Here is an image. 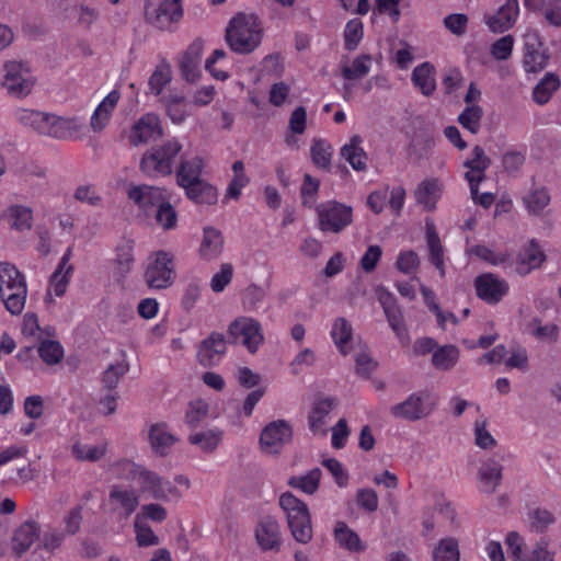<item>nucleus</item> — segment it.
Listing matches in <instances>:
<instances>
[{
    "label": "nucleus",
    "instance_id": "obj_58",
    "mask_svg": "<svg viewBox=\"0 0 561 561\" xmlns=\"http://www.w3.org/2000/svg\"><path fill=\"white\" fill-rule=\"evenodd\" d=\"M356 373L363 378H369L371 373L377 367V362L369 355L367 346H360V350L355 354Z\"/></svg>",
    "mask_w": 561,
    "mask_h": 561
},
{
    "label": "nucleus",
    "instance_id": "obj_61",
    "mask_svg": "<svg viewBox=\"0 0 561 561\" xmlns=\"http://www.w3.org/2000/svg\"><path fill=\"white\" fill-rule=\"evenodd\" d=\"M171 80V70L169 65H159L149 80L150 90L156 94H160L163 87Z\"/></svg>",
    "mask_w": 561,
    "mask_h": 561
},
{
    "label": "nucleus",
    "instance_id": "obj_51",
    "mask_svg": "<svg viewBox=\"0 0 561 561\" xmlns=\"http://www.w3.org/2000/svg\"><path fill=\"white\" fill-rule=\"evenodd\" d=\"M524 203L530 213L539 214L550 203L549 192L545 187L534 188L524 197Z\"/></svg>",
    "mask_w": 561,
    "mask_h": 561
},
{
    "label": "nucleus",
    "instance_id": "obj_25",
    "mask_svg": "<svg viewBox=\"0 0 561 561\" xmlns=\"http://www.w3.org/2000/svg\"><path fill=\"white\" fill-rule=\"evenodd\" d=\"M255 538L263 550H279L280 547V526L279 523L271 516L260 520L255 529Z\"/></svg>",
    "mask_w": 561,
    "mask_h": 561
},
{
    "label": "nucleus",
    "instance_id": "obj_30",
    "mask_svg": "<svg viewBox=\"0 0 561 561\" xmlns=\"http://www.w3.org/2000/svg\"><path fill=\"white\" fill-rule=\"evenodd\" d=\"M503 466L495 459L484 461L478 470V479L483 485V491L494 493L502 481Z\"/></svg>",
    "mask_w": 561,
    "mask_h": 561
},
{
    "label": "nucleus",
    "instance_id": "obj_62",
    "mask_svg": "<svg viewBox=\"0 0 561 561\" xmlns=\"http://www.w3.org/2000/svg\"><path fill=\"white\" fill-rule=\"evenodd\" d=\"M513 47H514V37L508 34V35H505V36L496 39L491 45L490 51H491V55L496 60H507L512 56Z\"/></svg>",
    "mask_w": 561,
    "mask_h": 561
},
{
    "label": "nucleus",
    "instance_id": "obj_42",
    "mask_svg": "<svg viewBox=\"0 0 561 561\" xmlns=\"http://www.w3.org/2000/svg\"><path fill=\"white\" fill-rule=\"evenodd\" d=\"M459 350L455 345H444L438 347L432 356V364L436 369L449 370L458 362Z\"/></svg>",
    "mask_w": 561,
    "mask_h": 561
},
{
    "label": "nucleus",
    "instance_id": "obj_49",
    "mask_svg": "<svg viewBox=\"0 0 561 561\" xmlns=\"http://www.w3.org/2000/svg\"><path fill=\"white\" fill-rule=\"evenodd\" d=\"M483 116L482 107L479 105H469L458 117L459 124L471 134H478L481 127Z\"/></svg>",
    "mask_w": 561,
    "mask_h": 561
},
{
    "label": "nucleus",
    "instance_id": "obj_54",
    "mask_svg": "<svg viewBox=\"0 0 561 561\" xmlns=\"http://www.w3.org/2000/svg\"><path fill=\"white\" fill-rule=\"evenodd\" d=\"M134 528L136 541L139 547H152L159 543V537L149 525L140 520L139 516L135 517Z\"/></svg>",
    "mask_w": 561,
    "mask_h": 561
},
{
    "label": "nucleus",
    "instance_id": "obj_6",
    "mask_svg": "<svg viewBox=\"0 0 561 561\" xmlns=\"http://www.w3.org/2000/svg\"><path fill=\"white\" fill-rule=\"evenodd\" d=\"M319 229L340 233L353 222V208L336 201H328L316 207Z\"/></svg>",
    "mask_w": 561,
    "mask_h": 561
},
{
    "label": "nucleus",
    "instance_id": "obj_56",
    "mask_svg": "<svg viewBox=\"0 0 561 561\" xmlns=\"http://www.w3.org/2000/svg\"><path fill=\"white\" fill-rule=\"evenodd\" d=\"M221 440V433L207 431L204 433H196L188 436V442L193 445H198L205 451H214Z\"/></svg>",
    "mask_w": 561,
    "mask_h": 561
},
{
    "label": "nucleus",
    "instance_id": "obj_17",
    "mask_svg": "<svg viewBox=\"0 0 561 561\" xmlns=\"http://www.w3.org/2000/svg\"><path fill=\"white\" fill-rule=\"evenodd\" d=\"M128 197L147 216L153 214L168 197L164 191L157 186L138 185L128 191Z\"/></svg>",
    "mask_w": 561,
    "mask_h": 561
},
{
    "label": "nucleus",
    "instance_id": "obj_33",
    "mask_svg": "<svg viewBox=\"0 0 561 561\" xmlns=\"http://www.w3.org/2000/svg\"><path fill=\"white\" fill-rule=\"evenodd\" d=\"M202 171L203 161L201 158L182 160L176 172V182L181 187L188 188L193 183L202 180Z\"/></svg>",
    "mask_w": 561,
    "mask_h": 561
},
{
    "label": "nucleus",
    "instance_id": "obj_31",
    "mask_svg": "<svg viewBox=\"0 0 561 561\" xmlns=\"http://www.w3.org/2000/svg\"><path fill=\"white\" fill-rule=\"evenodd\" d=\"M545 259V253L540 250L538 244L531 240L529 245L519 252L516 271L522 275H526L531 270L539 267Z\"/></svg>",
    "mask_w": 561,
    "mask_h": 561
},
{
    "label": "nucleus",
    "instance_id": "obj_2",
    "mask_svg": "<svg viewBox=\"0 0 561 561\" xmlns=\"http://www.w3.org/2000/svg\"><path fill=\"white\" fill-rule=\"evenodd\" d=\"M27 286L23 274L11 263H0V297L11 314H20L25 306Z\"/></svg>",
    "mask_w": 561,
    "mask_h": 561
},
{
    "label": "nucleus",
    "instance_id": "obj_60",
    "mask_svg": "<svg viewBox=\"0 0 561 561\" xmlns=\"http://www.w3.org/2000/svg\"><path fill=\"white\" fill-rule=\"evenodd\" d=\"M208 415V404L203 400L192 401L186 412V423L191 427H196Z\"/></svg>",
    "mask_w": 561,
    "mask_h": 561
},
{
    "label": "nucleus",
    "instance_id": "obj_29",
    "mask_svg": "<svg viewBox=\"0 0 561 561\" xmlns=\"http://www.w3.org/2000/svg\"><path fill=\"white\" fill-rule=\"evenodd\" d=\"M3 217L12 230L22 232L31 230L33 227V209L26 205L12 204L8 206L3 213Z\"/></svg>",
    "mask_w": 561,
    "mask_h": 561
},
{
    "label": "nucleus",
    "instance_id": "obj_3",
    "mask_svg": "<svg viewBox=\"0 0 561 561\" xmlns=\"http://www.w3.org/2000/svg\"><path fill=\"white\" fill-rule=\"evenodd\" d=\"M279 506L287 517V525L296 542L309 543L313 538L311 516L306 503L287 492L280 495Z\"/></svg>",
    "mask_w": 561,
    "mask_h": 561
},
{
    "label": "nucleus",
    "instance_id": "obj_11",
    "mask_svg": "<svg viewBox=\"0 0 561 561\" xmlns=\"http://www.w3.org/2000/svg\"><path fill=\"white\" fill-rule=\"evenodd\" d=\"M293 438L291 426L284 420L268 423L261 433L260 446L267 455H277Z\"/></svg>",
    "mask_w": 561,
    "mask_h": 561
},
{
    "label": "nucleus",
    "instance_id": "obj_9",
    "mask_svg": "<svg viewBox=\"0 0 561 561\" xmlns=\"http://www.w3.org/2000/svg\"><path fill=\"white\" fill-rule=\"evenodd\" d=\"M81 131L82 125L78 117H64L45 112L39 135L57 140H70L80 138Z\"/></svg>",
    "mask_w": 561,
    "mask_h": 561
},
{
    "label": "nucleus",
    "instance_id": "obj_40",
    "mask_svg": "<svg viewBox=\"0 0 561 561\" xmlns=\"http://www.w3.org/2000/svg\"><path fill=\"white\" fill-rule=\"evenodd\" d=\"M129 364L124 351L117 350L112 354V362L107 366V388H114L121 378L128 371Z\"/></svg>",
    "mask_w": 561,
    "mask_h": 561
},
{
    "label": "nucleus",
    "instance_id": "obj_19",
    "mask_svg": "<svg viewBox=\"0 0 561 561\" xmlns=\"http://www.w3.org/2000/svg\"><path fill=\"white\" fill-rule=\"evenodd\" d=\"M148 21L160 30H168L183 16L181 0H164L152 11L147 10Z\"/></svg>",
    "mask_w": 561,
    "mask_h": 561
},
{
    "label": "nucleus",
    "instance_id": "obj_38",
    "mask_svg": "<svg viewBox=\"0 0 561 561\" xmlns=\"http://www.w3.org/2000/svg\"><path fill=\"white\" fill-rule=\"evenodd\" d=\"M334 538L342 548L351 552H360L365 549L358 535L344 522L335 524Z\"/></svg>",
    "mask_w": 561,
    "mask_h": 561
},
{
    "label": "nucleus",
    "instance_id": "obj_39",
    "mask_svg": "<svg viewBox=\"0 0 561 561\" xmlns=\"http://www.w3.org/2000/svg\"><path fill=\"white\" fill-rule=\"evenodd\" d=\"M184 190L186 196L197 204L213 205L217 202V190L204 180H199Z\"/></svg>",
    "mask_w": 561,
    "mask_h": 561
},
{
    "label": "nucleus",
    "instance_id": "obj_15",
    "mask_svg": "<svg viewBox=\"0 0 561 561\" xmlns=\"http://www.w3.org/2000/svg\"><path fill=\"white\" fill-rule=\"evenodd\" d=\"M139 499L135 490L113 486L108 497L111 518L126 520L138 507Z\"/></svg>",
    "mask_w": 561,
    "mask_h": 561
},
{
    "label": "nucleus",
    "instance_id": "obj_14",
    "mask_svg": "<svg viewBox=\"0 0 561 561\" xmlns=\"http://www.w3.org/2000/svg\"><path fill=\"white\" fill-rule=\"evenodd\" d=\"M227 344L222 333L211 332L197 347L198 364L205 368L217 366L227 353Z\"/></svg>",
    "mask_w": 561,
    "mask_h": 561
},
{
    "label": "nucleus",
    "instance_id": "obj_21",
    "mask_svg": "<svg viewBox=\"0 0 561 561\" xmlns=\"http://www.w3.org/2000/svg\"><path fill=\"white\" fill-rule=\"evenodd\" d=\"M134 242L129 239H122L114 249L113 277L116 283L123 284L134 265Z\"/></svg>",
    "mask_w": 561,
    "mask_h": 561
},
{
    "label": "nucleus",
    "instance_id": "obj_57",
    "mask_svg": "<svg viewBox=\"0 0 561 561\" xmlns=\"http://www.w3.org/2000/svg\"><path fill=\"white\" fill-rule=\"evenodd\" d=\"M72 455L80 461H98L104 455V448L88 444L76 443L72 446Z\"/></svg>",
    "mask_w": 561,
    "mask_h": 561
},
{
    "label": "nucleus",
    "instance_id": "obj_46",
    "mask_svg": "<svg viewBox=\"0 0 561 561\" xmlns=\"http://www.w3.org/2000/svg\"><path fill=\"white\" fill-rule=\"evenodd\" d=\"M458 541L448 537L442 539L433 551V561H459Z\"/></svg>",
    "mask_w": 561,
    "mask_h": 561
},
{
    "label": "nucleus",
    "instance_id": "obj_32",
    "mask_svg": "<svg viewBox=\"0 0 561 561\" xmlns=\"http://www.w3.org/2000/svg\"><path fill=\"white\" fill-rule=\"evenodd\" d=\"M362 138L358 135L351 137L350 142L341 148V157L356 171H364L367 165V154L360 147Z\"/></svg>",
    "mask_w": 561,
    "mask_h": 561
},
{
    "label": "nucleus",
    "instance_id": "obj_36",
    "mask_svg": "<svg viewBox=\"0 0 561 561\" xmlns=\"http://www.w3.org/2000/svg\"><path fill=\"white\" fill-rule=\"evenodd\" d=\"M440 185L436 179H428L421 182L415 191L417 204L422 205L425 210L435 208L439 197Z\"/></svg>",
    "mask_w": 561,
    "mask_h": 561
},
{
    "label": "nucleus",
    "instance_id": "obj_48",
    "mask_svg": "<svg viewBox=\"0 0 561 561\" xmlns=\"http://www.w3.org/2000/svg\"><path fill=\"white\" fill-rule=\"evenodd\" d=\"M371 57L363 54L356 57L351 66H344L342 68V76L346 80H359L368 75L370 67L369 62Z\"/></svg>",
    "mask_w": 561,
    "mask_h": 561
},
{
    "label": "nucleus",
    "instance_id": "obj_10",
    "mask_svg": "<svg viewBox=\"0 0 561 561\" xmlns=\"http://www.w3.org/2000/svg\"><path fill=\"white\" fill-rule=\"evenodd\" d=\"M523 68L527 73H538L549 64L550 55L543 46L538 32L530 30L524 34Z\"/></svg>",
    "mask_w": 561,
    "mask_h": 561
},
{
    "label": "nucleus",
    "instance_id": "obj_63",
    "mask_svg": "<svg viewBox=\"0 0 561 561\" xmlns=\"http://www.w3.org/2000/svg\"><path fill=\"white\" fill-rule=\"evenodd\" d=\"M233 275V267L230 263H222L220 271L217 272L210 279V288L215 293L222 291L226 286L231 282Z\"/></svg>",
    "mask_w": 561,
    "mask_h": 561
},
{
    "label": "nucleus",
    "instance_id": "obj_52",
    "mask_svg": "<svg viewBox=\"0 0 561 561\" xmlns=\"http://www.w3.org/2000/svg\"><path fill=\"white\" fill-rule=\"evenodd\" d=\"M153 215L157 225H159L164 230H171L175 228L178 222V214L174 207L170 204L169 198L159 205Z\"/></svg>",
    "mask_w": 561,
    "mask_h": 561
},
{
    "label": "nucleus",
    "instance_id": "obj_4",
    "mask_svg": "<svg viewBox=\"0 0 561 561\" xmlns=\"http://www.w3.org/2000/svg\"><path fill=\"white\" fill-rule=\"evenodd\" d=\"M1 88L13 98L27 96L35 84L28 65L21 60H7L2 66Z\"/></svg>",
    "mask_w": 561,
    "mask_h": 561
},
{
    "label": "nucleus",
    "instance_id": "obj_18",
    "mask_svg": "<svg viewBox=\"0 0 561 561\" xmlns=\"http://www.w3.org/2000/svg\"><path fill=\"white\" fill-rule=\"evenodd\" d=\"M472 154L473 158L466 160L463 167L469 169L465 178L470 185L472 199H477L478 186L485 179V170L491 165V159L480 146L473 148Z\"/></svg>",
    "mask_w": 561,
    "mask_h": 561
},
{
    "label": "nucleus",
    "instance_id": "obj_23",
    "mask_svg": "<svg viewBox=\"0 0 561 561\" xmlns=\"http://www.w3.org/2000/svg\"><path fill=\"white\" fill-rule=\"evenodd\" d=\"M518 14V0H506L494 14L486 15L484 21L491 32L503 33L514 26Z\"/></svg>",
    "mask_w": 561,
    "mask_h": 561
},
{
    "label": "nucleus",
    "instance_id": "obj_41",
    "mask_svg": "<svg viewBox=\"0 0 561 561\" xmlns=\"http://www.w3.org/2000/svg\"><path fill=\"white\" fill-rule=\"evenodd\" d=\"M335 405L334 399L325 398L318 400L310 414H309V426L312 432H319L325 424V417L330 414Z\"/></svg>",
    "mask_w": 561,
    "mask_h": 561
},
{
    "label": "nucleus",
    "instance_id": "obj_35",
    "mask_svg": "<svg viewBox=\"0 0 561 561\" xmlns=\"http://www.w3.org/2000/svg\"><path fill=\"white\" fill-rule=\"evenodd\" d=\"M561 81L553 72H547L533 89V100L538 105L547 104L552 94L559 90Z\"/></svg>",
    "mask_w": 561,
    "mask_h": 561
},
{
    "label": "nucleus",
    "instance_id": "obj_5",
    "mask_svg": "<svg viewBox=\"0 0 561 561\" xmlns=\"http://www.w3.org/2000/svg\"><path fill=\"white\" fill-rule=\"evenodd\" d=\"M182 150V145L176 140H168L157 148L148 150L141 159V169L145 173L169 175L175 158Z\"/></svg>",
    "mask_w": 561,
    "mask_h": 561
},
{
    "label": "nucleus",
    "instance_id": "obj_12",
    "mask_svg": "<svg viewBox=\"0 0 561 561\" xmlns=\"http://www.w3.org/2000/svg\"><path fill=\"white\" fill-rule=\"evenodd\" d=\"M138 481L140 491L148 493L151 497L158 501H168L172 499H180L181 492L171 481L164 480L162 477L147 469H140L138 472Z\"/></svg>",
    "mask_w": 561,
    "mask_h": 561
},
{
    "label": "nucleus",
    "instance_id": "obj_28",
    "mask_svg": "<svg viewBox=\"0 0 561 561\" xmlns=\"http://www.w3.org/2000/svg\"><path fill=\"white\" fill-rule=\"evenodd\" d=\"M203 54V42L195 41L183 54L181 59L180 68L183 78L187 82H194L199 76V64Z\"/></svg>",
    "mask_w": 561,
    "mask_h": 561
},
{
    "label": "nucleus",
    "instance_id": "obj_59",
    "mask_svg": "<svg viewBox=\"0 0 561 561\" xmlns=\"http://www.w3.org/2000/svg\"><path fill=\"white\" fill-rule=\"evenodd\" d=\"M16 175L24 182L42 180L46 176V168L34 161L24 162L15 170Z\"/></svg>",
    "mask_w": 561,
    "mask_h": 561
},
{
    "label": "nucleus",
    "instance_id": "obj_37",
    "mask_svg": "<svg viewBox=\"0 0 561 561\" xmlns=\"http://www.w3.org/2000/svg\"><path fill=\"white\" fill-rule=\"evenodd\" d=\"M412 81L421 90L422 94L430 96L436 89L434 67L430 62H423L412 71Z\"/></svg>",
    "mask_w": 561,
    "mask_h": 561
},
{
    "label": "nucleus",
    "instance_id": "obj_64",
    "mask_svg": "<svg viewBox=\"0 0 561 561\" xmlns=\"http://www.w3.org/2000/svg\"><path fill=\"white\" fill-rule=\"evenodd\" d=\"M468 16L462 13H451L444 18V26L454 35L462 36L467 31Z\"/></svg>",
    "mask_w": 561,
    "mask_h": 561
},
{
    "label": "nucleus",
    "instance_id": "obj_1",
    "mask_svg": "<svg viewBox=\"0 0 561 561\" xmlns=\"http://www.w3.org/2000/svg\"><path fill=\"white\" fill-rule=\"evenodd\" d=\"M263 28L257 16L238 13L226 28V42L232 51L247 55L261 44Z\"/></svg>",
    "mask_w": 561,
    "mask_h": 561
},
{
    "label": "nucleus",
    "instance_id": "obj_22",
    "mask_svg": "<svg viewBox=\"0 0 561 561\" xmlns=\"http://www.w3.org/2000/svg\"><path fill=\"white\" fill-rule=\"evenodd\" d=\"M433 410V404H426L424 398L414 393L401 403L391 407V414L397 419L417 421L427 416Z\"/></svg>",
    "mask_w": 561,
    "mask_h": 561
},
{
    "label": "nucleus",
    "instance_id": "obj_50",
    "mask_svg": "<svg viewBox=\"0 0 561 561\" xmlns=\"http://www.w3.org/2000/svg\"><path fill=\"white\" fill-rule=\"evenodd\" d=\"M44 114L45 112L21 107L15 110L14 118L24 127H27L39 135Z\"/></svg>",
    "mask_w": 561,
    "mask_h": 561
},
{
    "label": "nucleus",
    "instance_id": "obj_16",
    "mask_svg": "<svg viewBox=\"0 0 561 561\" xmlns=\"http://www.w3.org/2000/svg\"><path fill=\"white\" fill-rule=\"evenodd\" d=\"M163 135L160 118L153 113L142 115L133 126L129 142L133 146H139L150 141H156Z\"/></svg>",
    "mask_w": 561,
    "mask_h": 561
},
{
    "label": "nucleus",
    "instance_id": "obj_13",
    "mask_svg": "<svg viewBox=\"0 0 561 561\" xmlns=\"http://www.w3.org/2000/svg\"><path fill=\"white\" fill-rule=\"evenodd\" d=\"M376 295L389 325L402 342H409L408 328L397 299L386 288H376Z\"/></svg>",
    "mask_w": 561,
    "mask_h": 561
},
{
    "label": "nucleus",
    "instance_id": "obj_20",
    "mask_svg": "<svg viewBox=\"0 0 561 561\" xmlns=\"http://www.w3.org/2000/svg\"><path fill=\"white\" fill-rule=\"evenodd\" d=\"M474 286L477 296L489 304H497L508 291L507 283L491 273L478 276Z\"/></svg>",
    "mask_w": 561,
    "mask_h": 561
},
{
    "label": "nucleus",
    "instance_id": "obj_27",
    "mask_svg": "<svg viewBox=\"0 0 561 561\" xmlns=\"http://www.w3.org/2000/svg\"><path fill=\"white\" fill-rule=\"evenodd\" d=\"M148 439L156 455L165 456L169 448L174 445L178 438L169 432L164 422L153 423L148 431Z\"/></svg>",
    "mask_w": 561,
    "mask_h": 561
},
{
    "label": "nucleus",
    "instance_id": "obj_26",
    "mask_svg": "<svg viewBox=\"0 0 561 561\" xmlns=\"http://www.w3.org/2000/svg\"><path fill=\"white\" fill-rule=\"evenodd\" d=\"M41 528L37 523L27 520L16 528L12 537V551L20 557L38 539Z\"/></svg>",
    "mask_w": 561,
    "mask_h": 561
},
{
    "label": "nucleus",
    "instance_id": "obj_44",
    "mask_svg": "<svg viewBox=\"0 0 561 561\" xmlns=\"http://www.w3.org/2000/svg\"><path fill=\"white\" fill-rule=\"evenodd\" d=\"M311 160L317 168L329 170L333 156L332 146L323 139H313L310 149Z\"/></svg>",
    "mask_w": 561,
    "mask_h": 561
},
{
    "label": "nucleus",
    "instance_id": "obj_24",
    "mask_svg": "<svg viewBox=\"0 0 561 561\" xmlns=\"http://www.w3.org/2000/svg\"><path fill=\"white\" fill-rule=\"evenodd\" d=\"M71 255L72 249L68 248L50 276L49 293H53L56 297H62L66 294L73 274L75 267L70 263Z\"/></svg>",
    "mask_w": 561,
    "mask_h": 561
},
{
    "label": "nucleus",
    "instance_id": "obj_45",
    "mask_svg": "<svg viewBox=\"0 0 561 561\" xmlns=\"http://www.w3.org/2000/svg\"><path fill=\"white\" fill-rule=\"evenodd\" d=\"M321 474L322 472L319 468H313L304 476L291 477L288 480V484L307 494H313L319 489Z\"/></svg>",
    "mask_w": 561,
    "mask_h": 561
},
{
    "label": "nucleus",
    "instance_id": "obj_53",
    "mask_svg": "<svg viewBox=\"0 0 561 561\" xmlns=\"http://www.w3.org/2000/svg\"><path fill=\"white\" fill-rule=\"evenodd\" d=\"M39 357L47 365L58 364L64 357V348L56 341H43L37 348Z\"/></svg>",
    "mask_w": 561,
    "mask_h": 561
},
{
    "label": "nucleus",
    "instance_id": "obj_55",
    "mask_svg": "<svg viewBox=\"0 0 561 561\" xmlns=\"http://www.w3.org/2000/svg\"><path fill=\"white\" fill-rule=\"evenodd\" d=\"M363 38V23L359 19L350 20L344 31V43L346 50H355Z\"/></svg>",
    "mask_w": 561,
    "mask_h": 561
},
{
    "label": "nucleus",
    "instance_id": "obj_43",
    "mask_svg": "<svg viewBox=\"0 0 561 561\" xmlns=\"http://www.w3.org/2000/svg\"><path fill=\"white\" fill-rule=\"evenodd\" d=\"M426 238H427V245H428L431 262L440 272V275H444L445 271H444L443 245H442L440 239L432 224L426 225Z\"/></svg>",
    "mask_w": 561,
    "mask_h": 561
},
{
    "label": "nucleus",
    "instance_id": "obj_7",
    "mask_svg": "<svg viewBox=\"0 0 561 561\" xmlns=\"http://www.w3.org/2000/svg\"><path fill=\"white\" fill-rule=\"evenodd\" d=\"M147 286L151 289H167L175 279V270L172 256L158 251L149 261L144 274Z\"/></svg>",
    "mask_w": 561,
    "mask_h": 561
},
{
    "label": "nucleus",
    "instance_id": "obj_47",
    "mask_svg": "<svg viewBox=\"0 0 561 561\" xmlns=\"http://www.w3.org/2000/svg\"><path fill=\"white\" fill-rule=\"evenodd\" d=\"M353 329L345 318H337L333 324L332 337L343 355H347L346 344L351 341Z\"/></svg>",
    "mask_w": 561,
    "mask_h": 561
},
{
    "label": "nucleus",
    "instance_id": "obj_34",
    "mask_svg": "<svg viewBox=\"0 0 561 561\" xmlns=\"http://www.w3.org/2000/svg\"><path fill=\"white\" fill-rule=\"evenodd\" d=\"M224 249V237L221 232L214 228H205L203 241L199 247V254L205 260L218 257Z\"/></svg>",
    "mask_w": 561,
    "mask_h": 561
},
{
    "label": "nucleus",
    "instance_id": "obj_8",
    "mask_svg": "<svg viewBox=\"0 0 561 561\" xmlns=\"http://www.w3.org/2000/svg\"><path fill=\"white\" fill-rule=\"evenodd\" d=\"M228 335L233 343H241L254 354L264 341L260 322L253 318L240 317L228 327Z\"/></svg>",
    "mask_w": 561,
    "mask_h": 561
}]
</instances>
